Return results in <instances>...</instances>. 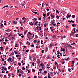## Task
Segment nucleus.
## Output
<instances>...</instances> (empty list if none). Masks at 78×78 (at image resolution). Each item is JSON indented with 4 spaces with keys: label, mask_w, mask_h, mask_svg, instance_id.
Returning <instances> with one entry per match:
<instances>
[{
    "label": "nucleus",
    "mask_w": 78,
    "mask_h": 78,
    "mask_svg": "<svg viewBox=\"0 0 78 78\" xmlns=\"http://www.w3.org/2000/svg\"><path fill=\"white\" fill-rule=\"evenodd\" d=\"M41 22H35V23H34V25H38L37 26H40V25H41Z\"/></svg>",
    "instance_id": "nucleus-1"
},
{
    "label": "nucleus",
    "mask_w": 78,
    "mask_h": 78,
    "mask_svg": "<svg viewBox=\"0 0 78 78\" xmlns=\"http://www.w3.org/2000/svg\"><path fill=\"white\" fill-rule=\"evenodd\" d=\"M22 19L24 21L23 22V23H26V18L25 17H23L22 18Z\"/></svg>",
    "instance_id": "nucleus-2"
},
{
    "label": "nucleus",
    "mask_w": 78,
    "mask_h": 78,
    "mask_svg": "<svg viewBox=\"0 0 78 78\" xmlns=\"http://www.w3.org/2000/svg\"><path fill=\"white\" fill-rule=\"evenodd\" d=\"M0 57H1V58L2 59V61H5V59L2 58V55H1L0 56Z\"/></svg>",
    "instance_id": "nucleus-3"
},
{
    "label": "nucleus",
    "mask_w": 78,
    "mask_h": 78,
    "mask_svg": "<svg viewBox=\"0 0 78 78\" xmlns=\"http://www.w3.org/2000/svg\"><path fill=\"white\" fill-rule=\"evenodd\" d=\"M25 3H24L23 4H21V8H23V6H25Z\"/></svg>",
    "instance_id": "nucleus-4"
},
{
    "label": "nucleus",
    "mask_w": 78,
    "mask_h": 78,
    "mask_svg": "<svg viewBox=\"0 0 78 78\" xmlns=\"http://www.w3.org/2000/svg\"><path fill=\"white\" fill-rule=\"evenodd\" d=\"M40 65L42 67H44V66H45V65H44V63H42L41 64H40Z\"/></svg>",
    "instance_id": "nucleus-5"
},
{
    "label": "nucleus",
    "mask_w": 78,
    "mask_h": 78,
    "mask_svg": "<svg viewBox=\"0 0 78 78\" xmlns=\"http://www.w3.org/2000/svg\"><path fill=\"white\" fill-rule=\"evenodd\" d=\"M69 59L68 60V61H69V60H70V58L69 57H68L67 58V59H66V58H64V60H65V61H68V59Z\"/></svg>",
    "instance_id": "nucleus-6"
},
{
    "label": "nucleus",
    "mask_w": 78,
    "mask_h": 78,
    "mask_svg": "<svg viewBox=\"0 0 78 78\" xmlns=\"http://www.w3.org/2000/svg\"><path fill=\"white\" fill-rule=\"evenodd\" d=\"M51 17H52V18H51V19H53V18H54V19L55 18V16H54V15H51Z\"/></svg>",
    "instance_id": "nucleus-7"
},
{
    "label": "nucleus",
    "mask_w": 78,
    "mask_h": 78,
    "mask_svg": "<svg viewBox=\"0 0 78 78\" xmlns=\"http://www.w3.org/2000/svg\"><path fill=\"white\" fill-rule=\"evenodd\" d=\"M48 48H45L44 49V51H48Z\"/></svg>",
    "instance_id": "nucleus-8"
},
{
    "label": "nucleus",
    "mask_w": 78,
    "mask_h": 78,
    "mask_svg": "<svg viewBox=\"0 0 78 78\" xmlns=\"http://www.w3.org/2000/svg\"><path fill=\"white\" fill-rule=\"evenodd\" d=\"M60 24V23L58 22L57 23L56 27H58L59 26V24Z\"/></svg>",
    "instance_id": "nucleus-9"
},
{
    "label": "nucleus",
    "mask_w": 78,
    "mask_h": 78,
    "mask_svg": "<svg viewBox=\"0 0 78 78\" xmlns=\"http://www.w3.org/2000/svg\"><path fill=\"white\" fill-rule=\"evenodd\" d=\"M11 61V58H9L8 59V62H9V61Z\"/></svg>",
    "instance_id": "nucleus-10"
},
{
    "label": "nucleus",
    "mask_w": 78,
    "mask_h": 78,
    "mask_svg": "<svg viewBox=\"0 0 78 78\" xmlns=\"http://www.w3.org/2000/svg\"><path fill=\"white\" fill-rule=\"evenodd\" d=\"M50 29L51 30V32H53V30H54V29L51 28V27H50Z\"/></svg>",
    "instance_id": "nucleus-11"
},
{
    "label": "nucleus",
    "mask_w": 78,
    "mask_h": 78,
    "mask_svg": "<svg viewBox=\"0 0 78 78\" xmlns=\"http://www.w3.org/2000/svg\"><path fill=\"white\" fill-rule=\"evenodd\" d=\"M32 20H34V21H36L37 20V18L33 19Z\"/></svg>",
    "instance_id": "nucleus-12"
},
{
    "label": "nucleus",
    "mask_w": 78,
    "mask_h": 78,
    "mask_svg": "<svg viewBox=\"0 0 78 78\" xmlns=\"http://www.w3.org/2000/svg\"><path fill=\"white\" fill-rule=\"evenodd\" d=\"M51 76H53V73L51 71Z\"/></svg>",
    "instance_id": "nucleus-13"
},
{
    "label": "nucleus",
    "mask_w": 78,
    "mask_h": 78,
    "mask_svg": "<svg viewBox=\"0 0 78 78\" xmlns=\"http://www.w3.org/2000/svg\"><path fill=\"white\" fill-rule=\"evenodd\" d=\"M27 45H30V43L27 42L26 43Z\"/></svg>",
    "instance_id": "nucleus-14"
},
{
    "label": "nucleus",
    "mask_w": 78,
    "mask_h": 78,
    "mask_svg": "<svg viewBox=\"0 0 78 78\" xmlns=\"http://www.w3.org/2000/svg\"><path fill=\"white\" fill-rule=\"evenodd\" d=\"M38 27H39V26H37V27H36L37 28L35 29V30H37H37H39V28H38Z\"/></svg>",
    "instance_id": "nucleus-15"
},
{
    "label": "nucleus",
    "mask_w": 78,
    "mask_h": 78,
    "mask_svg": "<svg viewBox=\"0 0 78 78\" xmlns=\"http://www.w3.org/2000/svg\"><path fill=\"white\" fill-rule=\"evenodd\" d=\"M69 72H72V69H68Z\"/></svg>",
    "instance_id": "nucleus-16"
},
{
    "label": "nucleus",
    "mask_w": 78,
    "mask_h": 78,
    "mask_svg": "<svg viewBox=\"0 0 78 78\" xmlns=\"http://www.w3.org/2000/svg\"><path fill=\"white\" fill-rule=\"evenodd\" d=\"M15 47H18V46H17V44H15Z\"/></svg>",
    "instance_id": "nucleus-17"
},
{
    "label": "nucleus",
    "mask_w": 78,
    "mask_h": 78,
    "mask_svg": "<svg viewBox=\"0 0 78 78\" xmlns=\"http://www.w3.org/2000/svg\"><path fill=\"white\" fill-rule=\"evenodd\" d=\"M36 42H37V40H35L34 41V43H36Z\"/></svg>",
    "instance_id": "nucleus-18"
},
{
    "label": "nucleus",
    "mask_w": 78,
    "mask_h": 78,
    "mask_svg": "<svg viewBox=\"0 0 78 78\" xmlns=\"http://www.w3.org/2000/svg\"><path fill=\"white\" fill-rule=\"evenodd\" d=\"M72 18H75V15H73L72 16Z\"/></svg>",
    "instance_id": "nucleus-19"
},
{
    "label": "nucleus",
    "mask_w": 78,
    "mask_h": 78,
    "mask_svg": "<svg viewBox=\"0 0 78 78\" xmlns=\"http://www.w3.org/2000/svg\"><path fill=\"white\" fill-rule=\"evenodd\" d=\"M69 15L67 14V16H66V18H67V19H68L69 18Z\"/></svg>",
    "instance_id": "nucleus-20"
},
{
    "label": "nucleus",
    "mask_w": 78,
    "mask_h": 78,
    "mask_svg": "<svg viewBox=\"0 0 78 78\" xmlns=\"http://www.w3.org/2000/svg\"><path fill=\"white\" fill-rule=\"evenodd\" d=\"M49 47H50V48H51L52 47V45H51V44L49 45Z\"/></svg>",
    "instance_id": "nucleus-21"
},
{
    "label": "nucleus",
    "mask_w": 78,
    "mask_h": 78,
    "mask_svg": "<svg viewBox=\"0 0 78 78\" xmlns=\"http://www.w3.org/2000/svg\"><path fill=\"white\" fill-rule=\"evenodd\" d=\"M72 64L73 65H74V64H75V62L73 61H72Z\"/></svg>",
    "instance_id": "nucleus-22"
},
{
    "label": "nucleus",
    "mask_w": 78,
    "mask_h": 78,
    "mask_svg": "<svg viewBox=\"0 0 78 78\" xmlns=\"http://www.w3.org/2000/svg\"><path fill=\"white\" fill-rule=\"evenodd\" d=\"M65 51V49H63L62 50H61L60 51Z\"/></svg>",
    "instance_id": "nucleus-23"
},
{
    "label": "nucleus",
    "mask_w": 78,
    "mask_h": 78,
    "mask_svg": "<svg viewBox=\"0 0 78 78\" xmlns=\"http://www.w3.org/2000/svg\"><path fill=\"white\" fill-rule=\"evenodd\" d=\"M30 25H31L32 26L33 25V23H32V22H31L30 23Z\"/></svg>",
    "instance_id": "nucleus-24"
},
{
    "label": "nucleus",
    "mask_w": 78,
    "mask_h": 78,
    "mask_svg": "<svg viewBox=\"0 0 78 78\" xmlns=\"http://www.w3.org/2000/svg\"><path fill=\"white\" fill-rule=\"evenodd\" d=\"M4 78H6V75H5L4 76Z\"/></svg>",
    "instance_id": "nucleus-25"
},
{
    "label": "nucleus",
    "mask_w": 78,
    "mask_h": 78,
    "mask_svg": "<svg viewBox=\"0 0 78 78\" xmlns=\"http://www.w3.org/2000/svg\"><path fill=\"white\" fill-rule=\"evenodd\" d=\"M2 69H1V70H3V69H4L5 68H4V67L3 66H2Z\"/></svg>",
    "instance_id": "nucleus-26"
},
{
    "label": "nucleus",
    "mask_w": 78,
    "mask_h": 78,
    "mask_svg": "<svg viewBox=\"0 0 78 78\" xmlns=\"http://www.w3.org/2000/svg\"><path fill=\"white\" fill-rule=\"evenodd\" d=\"M56 12L57 13H59V11H58V10H56Z\"/></svg>",
    "instance_id": "nucleus-27"
},
{
    "label": "nucleus",
    "mask_w": 78,
    "mask_h": 78,
    "mask_svg": "<svg viewBox=\"0 0 78 78\" xmlns=\"http://www.w3.org/2000/svg\"><path fill=\"white\" fill-rule=\"evenodd\" d=\"M19 56H20V55H16V58H18Z\"/></svg>",
    "instance_id": "nucleus-28"
},
{
    "label": "nucleus",
    "mask_w": 78,
    "mask_h": 78,
    "mask_svg": "<svg viewBox=\"0 0 78 78\" xmlns=\"http://www.w3.org/2000/svg\"><path fill=\"white\" fill-rule=\"evenodd\" d=\"M29 58L30 59V60H31V56H29Z\"/></svg>",
    "instance_id": "nucleus-29"
},
{
    "label": "nucleus",
    "mask_w": 78,
    "mask_h": 78,
    "mask_svg": "<svg viewBox=\"0 0 78 78\" xmlns=\"http://www.w3.org/2000/svg\"><path fill=\"white\" fill-rule=\"evenodd\" d=\"M35 36L36 37V38H38V37H39L37 36V35H35Z\"/></svg>",
    "instance_id": "nucleus-30"
},
{
    "label": "nucleus",
    "mask_w": 78,
    "mask_h": 78,
    "mask_svg": "<svg viewBox=\"0 0 78 78\" xmlns=\"http://www.w3.org/2000/svg\"><path fill=\"white\" fill-rule=\"evenodd\" d=\"M45 16H46V14H44L43 15V16L44 17H45Z\"/></svg>",
    "instance_id": "nucleus-31"
},
{
    "label": "nucleus",
    "mask_w": 78,
    "mask_h": 78,
    "mask_svg": "<svg viewBox=\"0 0 78 78\" xmlns=\"http://www.w3.org/2000/svg\"><path fill=\"white\" fill-rule=\"evenodd\" d=\"M11 66H9L8 68V69L9 70V69H11Z\"/></svg>",
    "instance_id": "nucleus-32"
},
{
    "label": "nucleus",
    "mask_w": 78,
    "mask_h": 78,
    "mask_svg": "<svg viewBox=\"0 0 78 78\" xmlns=\"http://www.w3.org/2000/svg\"><path fill=\"white\" fill-rule=\"evenodd\" d=\"M3 26V24H2L1 25V27H4V26Z\"/></svg>",
    "instance_id": "nucleus-33"
},
{
    "label": "nucleus",
    "mask_w": 78,
    "mask_h": 78,
    "mask_svg": "<svg viewBox=\"0 0 78 78\" xmlns=\"http://www.w3.org/2000/svg\"><path fill=\"white\" fill-rule=\"evenodd\" d=\"M44 41H41V44H43V42Z\"/></svg>",
    "instance_id": "nucleus-34"
},
{
    "label": "nucleus",
    "mask_w": 78,
    "mask_h": 78,
    "mask_svg": "<svg viewBox=\"0 0 78 78\" xmlns=\"http://www.w3.org/2000/svg\"><path fill=\"white\" fill-rule=\"evenodd\" d=\"M39 71L40 72H42V69H39Z\"/></svg>",
    "instance_id": "nucleus-35"
},
{
    "label": "nucleus",
    "mask_w": 78,
    "mask_h": 78,
    "mask_svg": "<svg viewBox=\"0 0 78 78\" xmlns=\"http://www.w3.org/2000/svg\"><path fill=\"white\" fill-rule=\"evenodd\" d=\"M56 18H57V19H59V16H56Z\"/></svg>",
    "instance_id": "nucleus-36"
},
{
    "label": "nucleus",
    "mask_w": 78,
    "mask_h": 78,
    "mask_svg": "<svg viewBox=\"0 0 78 78\" xmlns=\"http://www.w3.org/2000/svg\"><path fill=\"white\" fill-rule=\"evenodd\" d=\"M8 75L9 77L11 76V74H10V73H9Z\"/></svg>",
    "instance_id": "nucleus-37"
},
{
    "label": "nucleus",
    "mask_w": 78,
    "mask_h": 78,
    "mask_svg": "<svg viewBox=\"0 0 78 78\" xmlns=\"http://www.w3.org/2000/svg\"><path fill=\"white\" fill-rule=\"evenodd\" d=\"M55 66H56L57 65V62H55Z\"/></svg>",
    "instance_id": "nucleus-38"
},
{
    "label": "nucleus",
    "mask_w": 78,
    "mask_h": 78,
    "mask_svg": "<svg viewBox=\"0 0 78 78\" xmlns=\"http://www.w3.org/2000/svg\"><path fill=\"white\" fill-rule=\"evenodd\" d=\"M18 65H19V66H21V65H22V64H21V63H18Z\"/></svg>",
    "instance_id": "nucleus-39"
},
{
    "label": "nucleus",
    "mask_w": 78,
    "mask_h": 78,
    "mask_svg": "<svg viewBox=\"0 0 78 78\" xmlns=\"http://www.w3.org/2000/svg\"><path fill=\"white\" fill-rule=\"evenodd\" d=\"M48 78H51V76H50L48 75Z\"/></svg>",
    "instance_id": "nucleus-40"
},
{
    "label": "nucleus",
    "mask_w": 78,
    "mask_h": 78,
    "mask_svg": "<svg viewBox=\"0 0 78 78\" xmlns=\"http://www.w3.org/2000/svg\"><path fill=\"white\" fill-rule=\"evenodd\" d=\"M44 73H47V72L46 71H44Z\"/></svg>",
    "instance_id": "nucleus-41"
},
{
    "label": "nucleus",
    "mask_w": 78,
    "mask_h": 78,
    "mask_svg": "<svg viewBox=\"0 0 78 78\" xmlns=\"http://www.w3.org/2000/svg\"><path fill=\"white\" fill-rule=\"evenodd\" d=\"M3 44L4 45H6V42H3Z\"/></svg>",
    "instance_id": "nucleus-42"
},
{
    "label": "nucleus",
    "mask_w": 78,
    "mask_h": 78,
    "mask_svg": "<svg viewBox=\"0 0 78 78\" xmlns=\"http://www.w3.org/2000/svg\"><path fill=\"white\" fill-rule=\"evenodd\" d=\"M32 71H33V72H36V70H35V69H32Z\"/></svg>",
    "instance_id": "nucleus-43"
},
{
    "label": "nucleus",
    "mask_w": 78,
    "mask_h": 78,
    "mask_svg": "<svg viewBox=\"0 0 78 78\" xmlns=\"http://www.w3.org/2000/svg\"><path fill=\"white\" fill-rule=\"evenodd\" d=\"M64 63H65V62H64H64H62V64H64Z\"/></svg>",
    "instance_id": "nucleus-44"
},
{
    "label": "nucleus",
    "mask_w": 78,
    "mask_h": 78,
    "mask_svg": "<svg viewBox=\"0 0 78 78\" xmlns=\"http://www.w3.org/2000/svg\"><path fill=\"white\" fill-rule=\"evenodd\" d=\"M14 37H12V40H14Z\"/></svg>",
    "instance_id": "nucleus-45"
},
{
    "label": "nucleus",
    "mask_w": 78,
    "mask_h": 78,
    "mask_svg": "<svg viewBox=\"0 0 78 78\" xmlns=\"http://www.w3.org/2000/svg\"><path fill=\"white\" fill-rule=\"evenodd\" d=\"M47 16H49V13H47Z\"/></svg>",
    "instance_id": "nucleus-46"
},
{
    "label": "nucleus",
    "mask_w": 78,
    "mask_h": 78,
    "mask_svg": "<svg viewBox=\"0 0 78 78\" xmlns=\"http://www.w3.org/2000/svg\"><path fill=\"white\" fill-rule=\"evenodd\" d=\"M4 70H5L6 71L8 70V69L7 68H4Z\"/></svg>",
    "instance_id": "nucleus-47"
},
{
    "label": "nucleus",
    "mask_w": 78,
    "mask_h": 78,
    "mask_svg": "<svg viewBox=\"0 0 78 78\" xmlns=\"http://www.w3.org/2000/svg\"><path fill=\"white\" fill-rule=\"evenodd\" d=\"M34 14H37V12H34Z\"/></svg>",
    "instance_id": "nucleus-48"
},
{
    "label": "nucleus",
    "mask_w": 78,
    "mask_h": 78,
    "mask_svg": "<svg viewBox=\"0 0 78 78\" xmlns=\"http://www.w3.org/2000/svg\"><path fill=\"white\" fill-rule=\"evenodd\" d=\"M29 51V50L27 49L26 51V52H27V53H28V52Z\"/></svg>",
    "instance_id": "nucleus-49"
},
{
    "label": "nucleus",
    "mask_w": 78,
    "mask_h": 78,
    "mask_svg": "<svg viewBox=\"0 0 78 78\" xmlns=\"http://www.w3.org/2000/svg\"><path fill=\"white\" fill-rule=\"evenodd\" d=\"M25 67H23L22 69L24 70H25Z\"/></svg>",
    "instance_id": "nucleus-50"
},
{
    "label": "nucleus",
    "mask_w": 78,
    "mask_h": 78,
    "mask_svg": "<svg viewBox=\"0 0 78 78\" xmlns=\"http://www.w3.org/2000/svg\"><path fill=\"white\" fill-rule=\"evenodd\" d=\"M3 41V39L2 38H1L0 40V42H2V41Z\"/></svg>",
    "instance_id": "nucleus-51"
},
{
    "label": "nucleus",
    "mask_w": 78,
    "mask_h": 78,
    "mask_svg": "<svg viewBox=\"0 0 78 78\" xmlns=\"http://www.w3.org/2000/svg\"><path fill=\"white\" fill-rule=\"evenodd\" d=\"M44 50H42L41 51V52L42 53H44Z\"/></svg>",
    "instance_id": "nucleus-52"
},
{
    "label": "nucleus",
    "mask_w": 78,
    "mask_h": 78,
    "mask_svg": "<svg viewBox=\"0 0 78 78\" xmlns=\"http://www.w3.org/2000/svg\"><path fill=\"white\" fill-rule=\"evenodd\" d=\"M14 53H15V54H17V53L16 52V51H14Z\"/></svg>",
    "instance_id": "nucleus-53"
},
{
    "label": "nucleus",
    "mask_w": 78,
    "mask_h": 78,
    "mask_svg": "<svg viewBox=\"0 0 78 78\" xmlns=\"http://www.w3.org/2000/svg\"><path fill=\"white\" fill-rule=\"evenodd\" d=\"M34 37V34H33V36L32 37L33 38Z\"/></svg>",
    "instance_id": "nucleus-54"
},
{
    "label": "nucleus",
    "mask_w": 78,
    "mask_h": 78,
    "mask_svg": "<svg viewBox=\"0 0 78 78\" xmlns=\"http://www.w3.org/2000/svg\"><path fill=\"white\" fill-rule=\"evenodd\" d=\"M72 22V23H74V22H75V21H73L72 20H71Z\"/></svg>",
    "instance_id": "nucleus-55"
},
{
    "label": "nucleus",
    "mask_w": 78,
    "mask_h": 78,
    "mask_svg": "<svg viewBox=\"0 0 78 78\" xmlns=\"http://www.w3.org/2000/svg\"><path fill=\"white\" fill-rule=\"evenodd\" d=\"M14 61V59H12V60H11L10 61L11 62H12V61Z\"/></svg>",
    "instance_id": "nucleus-56"
},
{
    "label": "nucleus",
    "mask_w": 78,
    "mask_h": 78,
    "mask_svg": "<svg viewBox=\"0 0 78 78\" xmlns=\"http://www.w3.org/2000/svg\"><path fill=\"white\" fill-rule=\"evenodd\" d=\"M2 49H3V48H2V47H0V50H2Z\"/></svg>",
    "instance_id": "nucleus-57"
},
{
    "label": "nucleus",
    "mask_w": 78,
    "mask_h": 78,
    "mask_svg": "<svg viewBox=\"0 0 78 78\" xmlns=\"http://www.w3.org/2000/svg\"><path fill=\"white\" fill-rule=\"evenodd\" d=\"M21 37H22V38H23V37L24 38V37H25L23 36H21Z\"/></svg>",
    "instance_id": "nucleus-58"
},
{
    "label": "nucleus",
    "mask_w": 78,
    "mask_h": 78,
    "mask_svg": "<svg viewBox=\"0 0 78 78\" xmlns=\"http://www.w3.org/2000/svg\"><path fill=\"white\" fill-rule=\"evenodd\" d=\"M37 42L38 44H39V42H40V41L38 40V41H37Z\"/></svg>",
    "instance_id": "nucleus-59"
},
{
    "label": "nucleus",
    "mask_w": 78,
    "mask_h": 78,
    "mask_svg": "<svg viewBox=\"0 0 78 78\" xmlns=\"http://www.w3.org/2000/svg\"><path fill=\"white\" fill-rule=\"evenodd\" d=\"M72 26H73V27H75V24H72Z\"/></svg>",
    "instance_id": "nucleus-60"
},
{
    "label": "nucleus",
    "mask_w": 78,
    "mask_h": 78,
    "mask_svg": "<svg viewBox=\"0 0 78 78\" xmlns=\"http://www.w3.org/2000/svg\"><path fill=\"white\" fill-rule=\"evenodd\" d=\"M56 73L55 72H54V75H56Z\"/></svg>",
    "instance_id": "nucleus-61"
},
{
    "label": "nucleus",
    "mask_w": 78,
    "mask_h": 78,
    "mask_svg": "<svg viewBox=\"0 0 78 78\" xmlns=\"http://www.w3.org/2000/svg\"><path fill=\"white\" fill-rule=\"evenodd\" d=\"M2 73H5V71L3 70L2 71Z\"/></svg>",
    "instance_id": "nucleus-62"
},
{
    "label": "nucleus",
    "mask_w": 78,
    "mask_h": 78,
    "mask_svg": "<svg viewBox=\"0 0 78 78\" xmlns=\"http://www.w3.org/2000/svg\"><path fill=\"white\" fill-rule=\"evenodd\" d=\"M4 24V25H5V26L6 25V22H5Z\"/></svg>",
    "instance_id": "nucleus-63"
},
{
    "label": "nucleus",
    "mask_w": 78,
    "mask_h": 78,
    "mask_svg": "<svg viewBox=\"0 0 78 78\" xmlns=\"http://www.w3.org/2000/svg\"><path fill=\"white\" fill-rule=\"evenodd\" d=\"M76 37H78V34H77L76 36Z\"/></svg>",
    "instance_id": "nucleus-64"
}]
</instances>
